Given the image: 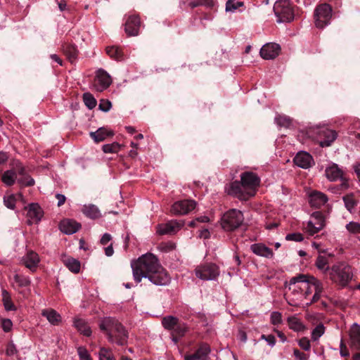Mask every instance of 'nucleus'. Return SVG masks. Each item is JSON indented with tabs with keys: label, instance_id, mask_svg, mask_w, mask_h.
<instances>
[{
	"label": "nucleus",
	"instance_id": "f257e3e1",
	"mask_svg": "<svg viewBox=\"0 0 360 360\" xmlns=\"http://www.w3.org/2000/svg\"><path fill=\"white\" fill-rule=\"evenodd\" d=\"M133 276L136 283L142 278H148L156 285H166L170 282V277L160 264L158 258L151 253L140 257L131 262Z\"/></svg>",
	"mask_w": 360,
	"mask_h": 360
},
{
	"label": "nucleus",
	"instance_id": "f03ea898",
	"mask_svg": "<svg viewBox=\"0 0 360 360\" xmlns=\"http://www.w3.org/2000/svg\"><path fill=\"white\" fill-rule=\"evenodd\" d=\"M99 328L105 333L108 340L118 345H124L127 342L128 333L124 327L115 319L105 317L99 322Z\"/></svg>",
	"mask_w": 360,
	"mask_h": 360
},
{
	"label": "nucleus",
	"instance_id": "7ed1b4c3",
	"mask_svg": "<svg viewBox=\"0 0 360 360\" xmlns=\"http://www.w3.org/2000/svg\"><path fill=\"white\" fill-rule=\"evenodd\" d=\"M329 278L336 285L347 286L353 278L352 268L345 262H339L331 266Z\"/></svg>",
	"mask_w": 360,
	"mask_h": 360
},
{
	"label": "nucleus",
	"instance_id": "20e7f679",
	"mask_svg": "<svg viewBox=\"0 0 360 360\" xmlns=\"http://www.w3.org/2000/svg\"><path fill=\"white\" fill-rule=\"evenodd\" d=\"M161 323L165 330L171 332L174 342L178 341L179 338L183 337L188 330V326L185 323L172 315L164 316Z\"/></svg>",
	"mask_w": 360,
	"mask_h": 360
},
{
	"label": "nucleus",
	"instance_id": "39448f33",
	"mask_svg": "<svg viewBox=\"0 0 360 360\" xmlns=\"http://www.w3.org/2000/svg\"><path fill=\"white\" fill-rule=\"evenodd\" d=\"M244 221L243 214L236 209L226 212L221 218V225L224 230L233 231L239 228Z\"/></svg>",
	"mask_w": 360,
	"mask_h": 360
},
{
	"label": "nucleus",
	"instance_id": "423d86ee",
	"mask_svg": "<svg viewBox=\"0 0 360 360\" xmlns=\"http://www.w3.org/2000/svg\"><path fill=\"white\" fill-rule=\"evenodd\" d=\"M274 11L277 17V22H288L293 20L294 13L289 0H276Z\"/></svg>",
	"mask_w": 360,
	"mask_h": 360
},
{
	"label": "nucleus",
	"instance_id": "0eeeda50",
	"mask_svg": "<svg viewBox=\"0 0 360 360\" xmlns=\"http://www.w3.org/2000/svg\"><path fill=\"white\" fill-rule=\"evenodd\" d=\"M333 10L328 4H322L316 6L314 11L315 25L318 28L323 29L330 24Z\"/></svg>",
	"mask_w": 360,
	"mask_h": 360
},
{
	"label": "nucleus",
	"instance_id": "6e6552de",
	"mask_svg": "<svg viewBox=\"0 0 360 360\" xmlns=\"http://www.w3.org/2000/svg\"><path fill=\"white\" fill-rule=\"evenodd\" d=\"M307 288H303V297L307 299L308 296L314 291V294L307 304L317 302L323 292V283L317 278L311 276L309 277L307 276Z\"/></svg>",
	"mask_w": 360,
	"mask_h": 360
},
{
	"label": "nucleus",
	"instance_id": "1a4fd4ad",
	"mask_svg": "<svg viewBox=\"0 0 360 360\" xmlns=\"http://www.w3.org/2000/svg\"><path fill=\"white\" fill-rule=\"evenodd\" d=\"M195 276L204 281H214L219 276V267L213 263H205L198 266L195 269Z\"/></svg>",
	"mask_w": 360,
	"mask_h": 360
},
{
	"label": "nucleus",
	"instance_id": "9d476101",
	"mask_svg": "<svg viewBox=\"0 0 360 360\" xmlns=\"http://www.w3.org/2000/svg\"><path fill=\"white\" fill-rule=\"evenodd\" d=\"M307 275L300 274L292 277L289 281L288 289L295 296L293 300H298L303 298V288H307Z\"/></svg>",
	"mask_w": 360,
	"mask_h": 360
},
{
	"label": "nucleus",
	"instance_id": "9b49d317",
	"mask_svg": "<svg viewBox=\"0 0 360 360\" xmlns=\"http://www.w3.org/2000/svg\"><path fill=\"white\" fill-rule=\"evenodd\" d=\"M226 190L229 195L236 197L242 200H247L251 197L252 194V191L248 193L241 181L231 182Z\"/></svg>",
	"mask_w": 360,
	"mask_h": 360
},
{
	"label": "nucleus",
	"instance_id": "f8f14e48",
	"mask_svg": "<svg viewBox=\"0 0 360 360\" xmlns=\"http://www.w3.org/2000/svg\"><path fill=\"white\" fill-rule=\"evenodd\" d=\"M326 178L330 181H342L341 186L343 188H348L349 185L347 180L343 176L342 170L336 164H332L327 167L325 170Z\"/></svg>",
	"mask_w": 360,
	"mask_h": 360
},
{
	"label": "nucleus",
	"instance_id": "ddd939ff",
	"mask_svg": "<svg viewBox=\"0 0 360 360\" xmlns=\"http://www.w3.org/2000/svg\"><path fill=\"white\" fill-rule=\"evenodd\" d=\"M240 181L248 193L252 191L251 197L254 196L260 183L259 178L255 173L246 172L240 175Z\"/></svg>",
	"mask_w": 360,
	"mask_h": 360
},
{
	"label": "nucleus",
	"instance_id": "4468645a",
	"mask_svg": "<svg viewBox=\"0 0 360 360\" xmlns=\"http://www.w3.org/2000/svg\"><path fill=\"white\" fill-rule=\"evenodd\" d=\"M195 207V202L192 200H179L174 202L171 212L175 215L186 214Z\"/></svg>",
	"mask_w": 360,
	"mask_h": 360
},
{
	"label": "nucleus",
	"instance_id": "2eb2a0df",
	"mask_svg": "<svg viewBox=\"0 0 360 360\" xmlns=\"http://www.w3.org/2000/svg\"><path fill=\"white\" fill-rule=\"evenodd\" d=\"M111 83V77L105 70L101 68L96 71L94 84L96 91H103L106 89Z\"/></svg>",
	"mask_w": 360,
	"mask_h": 360
},
{
	"label": "nucleus",
	"instance_id": "dca6fc26",
	"mask_svg": "<svg viewBox=\"0 0 360 360\" xmlns=\"http://www.w3.org/2000/svg\"><path fill=\"white\" fill-rule=\"evenodd\" d=\"M324 226V220L319 212H314L311 219L308 221L305 230L310 235L313 236L318 233Z\"/></svg>",
	"mask_w": 360,
	"mask_h": 360
},
{
	"label": "nucleus",
	"instance_id": "f3484780",
	"mask_svg": "<svg viewBox=\"0 0 360 360\" xmlns=\"http://www.w3.org/2000/svg\"><path fill=\"white\" fill-rule=\"evenodd\" d=\"M182 226V222L172 220L166 224H159L157 226V233L159 235H173L178 232Z\"/></svg>",
	"mask_w": 360,
	"mask_h": 360
},
{
	"label": "nucleus",
	"instance_id": "a211bd4d",
	"mask_svg": "<svg viewBox=\"0 0 360 360\" xmlns=\"http://www.w3.org/2000/svg\"><path fill=\"white\" fill-rule=\"evenodd\" d=\"M27 210L28 224H38L44 215V212L40 206L37 203H30Z\"/></svg>",
	"mask_w": 360,
	"mask_h": 360
},
{
	"label": "nucleus",
	"instance_id": "6ab92c4d",
	"mask_svg": "<svg viewBox=\"0 0 360 360\" xmlns=\"http://www.w3.org/2000/svg\"><path fill=\"white\" fill-rule=\"evenodd\" d=\"M295 165L302 169H309L314 165L312 156L307 152H298L293 159Z\"/></svg>",
	"mask_w": 360,
	"mask_h": 360
},
{
	"label": "nucleus",
	"instance_id": "aec40b11",
	"mask_svg": "<svg viewBox=\"0 0 360 360\" xmlns=\"http://www.w3.org/2000/svg\"><path fill=\"white\" fill-rule=\"evenodd\" d=\"M281 47L279 44L276 43H267L264 44L260 49V56L265 60H271L275 58L279 53Z\"/></svg>",
	"mask_w": 360,
	"mask_h": 360
},
{
	"label": "nucleus",
	"instance_id": "412c9836",
	"mask_svg": "<svg viewBox=\"0 0 360 360\" xmlns=\"http://www.w3.org/2000/svg\"><path fill=\"white\" fill-rule=\"evenodd\" d=\"M141 22L136 15H130L125 22V32L129 36H136L139 34Z\"/></svg>",
	"mask_w": 360,
	"mask_h": 360
},
{
	"label": "nucleus",
	"instance_id": "4be33fe9",
	"mask_svg": "<svg viewBox=\"0 0 360 360\" xmlns=\"http://www.w3.org/2000/svg\"><path fill=\"white\" fill-rule=\"evenodd\" d=\"M321 139L320 146L321 147H328L331 143L337 139V133L334 130H331L327 128L321 129L319 132Z\"/></svg>",
	"mask_w": 360,
	"mask_h": 360
},
{
	"label": "nucleus",
	"instance_id": "5701e85b",
	"mask_svg": "<svg viewBox=\"0 0 360 360\" xmlns=\"http://www.w3.org/2000/svg\"><path fill=\"white\" fill-rule=\"evenodd\" d=\"M39 261V255L33 251L28 252L22 258L23 264L31 271L36 270Z\"/></svg>",
	"mask_w": 360,
	"mask_h": 360
},
{
	"label": "nucleus",
	"instance_id": "b1692460",
	"mask_svg": "<svg viewBox=\"0 0 360 360\" xmlns=\"http://www.w3.org/2000/svg\"><path fill=\"white\" fill-rule=\"evenodd\" d=\"M309 201L311 206L319 208L328 202L327 196L320 191H313L309 195Z\"/></svg>",
	"mask_w": 360,
	"mask_h": 360
},
{
	"label": "nucleus",
	"instance_id": "393cba45",
	"mask_svg": "<svg viewBox=\"0 0 360 360\" xmlns=\"http://www.w3.org/2000/svg\"><path fill=\"white\" fill-rule=\"evenodd\" d=\"M60 230L68 235L76 233L80 228L79 224L71 219H65L60 223Z\"/></svg>",
	"mask_w": 360,
	"mask_h": 360
},
{
	"label": "nucleus",
	"instance_id": "a878e982",
	"mask_svg": "<svg viewBox=\"0 0 360 360\" xmlns=\"http://www.w3.org/2000/svg\"><path fill=\"white\" fill-rule=\"evenodd\" d=\"M351 346L355 349L360 350V326L354 323L349 330Z\"/></svg>",
	"mask_w": 360,
	"mask_h": 360
},
{
	"label": "nucleus",
	"instance_id": "bb28decb",
	"mask_svg": "<svg viewBox=\"0 0 360 360\" xmlns=\"http://www.w3.org/2000/svg\"><path fill=\"white\" fill-rule=\"evenodd\" d=\"M252 252L260 257L272 258L274 253L272 250L263 243H255L250 246Z\"/></svg>",
	"mask_w": 360,
	"mask_h": 360
},
{
	"label": "nucleus",
	"instance_id": "cd10ccee",
	"mask_svg": "<svg viewBox=\"0 0 360 360\" xmlns=\"http://www.w3.org/2000/svg\"><path fill=\"white\" fill-rule=\"evenodd\" d=\"M113 135V132L105 127H101L96 131L90 132V136L96 143L103 141L107 137Z\"/></svg>",
	"mask_w": 360,
	"mask_h": 360
},
{
	"label": "nucleus",
	"instance_id": "c85d7f7f",
	"mask_svg": "<svg viewBox=\"0 0 360 360\" xmlns=\"http://www.w3.org/2000/svg\"><path fill=\"white\" fill-rule=\"evenodd\" d=\"M82 213L87 217L95 219L101 217L98 207L93 204L84 205L82 210Z\"/></svg>",
	"mask_w": 360,
	"mask_h": 360
},
{
	"label": "nucleus",
	"instance_id": "c756f323",
	"mask_svg": "<svg viewBox=\"0 0 360 360\" xmlns=\"http://www.w3.org/2000/svg\"><path fill=\"white\" fill-rule=\"evenodd\" d=\"M74 326L77 330L85 336H90L91 335V330L83 319L76 317L74 319Z\"/></svg>",
	"mask_w": 360,
	"mask_h": 360
},
{
	"label": "nucleus",
	"instance_id": "7c9ffc66",
	"mask_svg": "<svg viewBox=\"0 0 360 360\" xmlns=\"http://www.w3.org/2000/svg\"><path fill=\"white\" fill-rule=\"evenodd\" d=\"M41 315L46 317L52 325H58L61 321L60 315L56 311L51 309L43 310Z\"/></svg>",
	"mask_w": 360,
	"mask_h": 360
},
{
	"label": "nucleus",
	"instance_id": "2f4dec72",
	"mask_svg": "<svg viewBox=\"0 0 360 360\" xmlns=\"http://www.w3.org/2000/svg\"><path fill=\"white\" fill-rule=\"evenodd\" d=\"M329 259L328 257L324 255H319L316 258L315 265L321 271L323 274L330 273V267L328 266Z\"/></svg>",
	"mask_w": 360,
	"mask_h": 360
},
{
	"label": "nucleus",
	"instance_id": "473e14b6",
	"mask_svg": "<svg viewBox=\"0 0 360 360\" xmlns=\"http://www.w3.org/2000/svg\"><path fill=\"white\" fill-rule=\"evenodd\" d=\"M343 202L346 209L350 212H354V208L358 205V200L354 198L353 193L347 194L342 197Z\"/></svg>",
	"mask_w": 360,
	"mask_h": 360
},
{
	"label": "nucleus",
	"instance_id": "72a5a7b5",
	"mask_svg": "<svg viewBox=\"0 0 360 360\" xmlns=\"http://www.w3.org/2000/svg\"><path fill=\"white\" fill-rule=\"evenodd\" d=\"M288 323L289 328L295 332H301L305 330V326L295 316L288 317Z\"/></svg>",
	"mask_w": 360,
	"mask_h": 360
},
{
	"label": "nucleus",
	"instance_id": "f704fd0d",
	"mask_svg": "<svg viewBox=\"0 0 360 360\" xmlns=\"http://www.w3.org/2000/svg\"><path fill=\"white\" fill-rule=\"evenodd\" d=\"M16 179V173L12 169L4 172L1 176L3 183L8 186H12L15 182Z\"/></svg>",
	"mask_w": 360,
	"mask_h": 360
},
{
	"label": "nucleus",
	"instance_id": "c9c22d12",
	"mask_svg": "<svg viewBox=\"0 0 360 360\" xmlns=\"http://www.w3.org/2000/svg\"><path fill=\"white\" fill-rule=\"evenodd\" d=\"M107 54L116 60H124V54L122 51L117 46H112L106 48Z\"/></svg>",
	"mask_w": 360,
	"mask_h": 360
},
{
	"label": "nucleus",
	"instance_id": "e433bc0d",
	"mask_svg": "<svg viewBox=\"0 0 360 360\" xmlns=\"http://www.w3.org/2000/svg\"><path fill=\"white\" fill-rule=\"evenodd\" d=\"M67 268L73 273H78L80 270V262L79 260L72 257H69L64 260Z\"/></svg>",
	"mask_w": 360,
	"mask_h": 360
},
{
	"label": "nucleus",
	"instance_id": "4c0bfd02",
	"mask_svg": "<svg viewBox=\"0 0 360 360\" xmlns=\"http://www.w3.org/2000/svg\"><path fill=\"white\" fill-rule=\"evenodd\" d=\"M211 349L208 345L202 344L195 352L198 360H207Z\"/></svg>",
	"mask_w": 360,
	"mask_h": 360
},
{
	"label": "nucleus",
	"instance_id": "58836bf2",
	"mask_svg": "<svg viewBox=\"0 0 360 360\" xmlns=\"http://www.w3.org/2000/svg\"><path fill=\"white\" fill-rule=\"evenodd\" d=\"M2 301L6 311H15L16 309L11 300L9 293L5 290L2 291Z\"/></svg>",
	"mask_w": 360,
	"mask_h": 360
},
{
	"label": "nucleus",
	"instance_id": "ea45409f",
	"mask_svg": "<svg viewBox=\"0 0 360 360\" xmlns=\"http://www.w3.org/2000/svg\"><path fill=\"white\" fill-rule=\"evenodd\" d=\"M326 328L323 323L318 324L311 331V338L314 342L318 341L324 334Z\"/></svg>",
	"mask_w": 360,
	"mask_h": 360
},
{
	"label": "nucleus",
	"instance_id": "a19ab883",
	"mask_svg": "<svg viewBox=\"0 0 360 360\" xmlns=\"http://www.w3.org/2000/svg\"><path fill=\"white\" fill-rule=\"evenodd\" d=\"M24 169H22L20 172V174L22 175L21 177L18 179V182L23 186H30L34 185V180L30 177L29 175L25 174Z\"/></svg>",
	"mask_w": 360,
	"mask_h": 360
},
{
	"label": "nucleus",
	"instance_id": "79ce46f5",
	"mask_svg": "<svg viewBox=\"0 0 360 360\" xmlns=\"http://www.w3.org/2000/svg\"><path fill=\"white\" fill-rule=\"evenodd\" d=\"M276 123L280 126L283 127H289L292 124V119L284 115H279L275 117Z\"/></svg>",
	"mask_w": 360,
	"mask_h": 360
},
{
	"label": "nucleus",
	"instance_id": "37998d69",
	"mask_svg": "<svg viewBox=\"0 0 360 360\" xmlns=\"http://www.w3.org/2000/svg\"><path fill=\"white\" fill-rule=\"evenodd\" d=\"M83 101L86 106L89 109L91 110L94 108L96 105V100L93 96V95L90 93H84L83 94Z\"/></svg>",
	"mask_w": 360,
	"mask_h": 360
},
{
	"label": "nucleus",
	"instance_id": "c03bdc74",
	"mask_svg": "<svg viewBox=\"0 0 360 360\" xmlns=\"http://www.w3.org/2000/svg\"><path fill=\"white\" fill-rule=\"evenodd\" d=\"M243 6V2L236 0H228L226 4V12H235L239 7Z\"/></svg>",
	"mask_w": 360,
	"mask_h": 360
},
{
	"label": "nucleus",
	"instance_id": "a18cd8bd",
	"mask_svg": "<svg viewBox=\"0 0 360 360\" xmlns=\"http://www.w3.org/2000/svg\"><path fill=\"white\" fill-rule=\"evenodd\" d=\"M13 278L15 282L20 287L28 286L31 283L30 278L24 275L15 274Z\"/></svg>",
	"mask_w": 360,
	"mask_h": 360
},
{
	"label": "nucleus",
	"instance_id": "49530a36",
	"mask_svg": "<svg viewBox=\"0 0 360 360\" xmlns=\"http://www.w3.org/2000/svg\"><path fill=\"white\" fill-rule=\"evenodd\" d=\"M64 53L72 63L77 58V51L75 46H67L64 48Z\"/></svg>",
	"mask_w": 360,
	"mask_h": 360
},
{
	"label": "nucleus",
	"instance_id": "de8ad7c7",
	"mask_svg": "<svg viewBox=\"0 0 360 360\" xmlns=\"http://www.w3.org/2000/svg\"><path fill=\"white\" fill-rule=\"evenodd\" d=\"M98 357L99 360H115L111 352L104 347L101 348L98 353Z\"/></svg>",
	"mask_w": 360,
	"mask_h": 360
},
{
	"label": "nucleus",
	"instance_id": "09e8293b",
	"mask_svg": "<svg viewBox=\"0 0 360 360\" xmlns=\"http://www.w3.org/2000/svg\"><path fill=\"white\" fill-rule=\"evenodd\" d=\"M120 148V144H118L117 143H112L111 144L103 145V150L105 153H115L119 151Z\"/></svg>",
	"mask_w": 360,
	"mask_h": 360
},
{
	"label": "nucleus",
	"instance_id": "8fccbe9b",
	"mask_svg": "<svg viewBox=\"0 0 360 360\" xmlns=\"http://www.w3.org/2000/svg\"><path fill=\"white\" fill-rule=\"evenodd\" d=\"M16 197L11 194L7 196H4V202L6 207L9 209H14L15 206Z\"/></svg>",
	"mask_w": 360,
	"mask_h": 360
},
{
	"label": "nucleus",
	"instance_id": "3c124183",
	"mask_svg": "<svg viewBox=\"0 0 360 360\" xmlns=\"http://www.w3.org/2000/svg\"><path fill=\"white\" fill-rule=\"evenodd\" d=\"M347 230L352 233H360V224L354 221H350L346 225Z\"/></svg>",
	"mask_w": 360,
	"mask_h": 360
},
{
	"label": "nucleus",
	"instance_id": "603ef678",
	"mask_svg": "<svg viewBox=\"0 0 360 360\" xmlns=\"http://www.w3.org/2000/svg\"><path fill=\"white\" fill-rule=\"evenodd\" d=\"M77 354L79 355V360H92L89 352L85 347H78Z\"/></svg>",
	"mask_w": 360,
	"mask_h": 360
},
{
	"label": "nucleus",
	"instance_id": "864d4df0",
	"mask_svg": "<svg viewBox=\"0 0 360 360\" xmlns=\"http://www.w3.org/2000/svg\"><path fill=\"white\" fill-rule=\"evenodd\" d=\"M298 345L304 351H309L311 349L310 341L306 337L302 338L298 340Z\"/></svg>",
	"mask_w": 360,
	"mask_h": 360
},
{
	"label": "nucleus",
	"instance_id": "5fc2aeb1",
	"mask_svg": "<svg viewBox=\"0 0 360 360\" xmlns=\"http://www.w3.org/2000/svg\"><path fill=\"white\" fill-rule=\"evenodd\" d=\"M112 107V103L108 100L101 99L98 105L99 109L103 112H108Z\"/></svg>",
	"mask_w": 360,
	"mask_h": 360
},
{
	"label": "nucleus",
	"instance_id": "6e6d98bb",
	"mask_svg": "<svg viewBox=\"0 0 360 360\" xmlns=\"http://www.w3.org/2000/svg\"><path fill=\"white\" fill-rule=\"evenodd\" d=\"M271 322L274 325H278L282 322V315L278 311H273L271 314Z\"/></svg>",
	"mask_w": 360,
	"mask_h": 360
},
{
	"label": "nucleus",
	"instance_id": "4d7b16f0",
	"mask_svg": "<svg viewBox=\"0 0 360 360\" xmlns=\"http://www.w3.org/2000/svg\"><path fill=\"white\" fill-rule=\"evenodd\" d=\"M285 238L288 240H294V241H297V242H300V241L303 240V239H304L302 235L299 233L288 234L286 236Z\"/></svg>",
	"mask_w": 360,
	"mask_h": 360
},
{
	"label": "nucleus",
	"instance_id": "13d9d810",
	"mask_svg": "<svg viewBox=\"0 0 360 360\" xmlns=\"http://www.w3.org/2000/svg\"><path fill=\"white\" fill-rule=\"evenodd\" d=\"M13 326L12 321L8 319L1 320V327L4 332H9Z\"/></svg>",
	"mask_w": 360,
	"mask_h": 360
},
{
	"label": "nucleus",
	"instance_id": "bf43d9fd",
	"mask_svg": "<svg viewBox=\"0 0 360 360\" xmlns=\"http://www.w3.org/2000/svg\"><path fill=\"white\" fill-rule=\"evenodd\" d=\"M293 354L296 360H308L309 356L297 349H293Z\"/></svg>",
	"mask_w": 360,
	"mask_h": 360
},
{
	"label": "nucleus",
	"instance_id": "052dcab7",
	"mask_svg": "<svg viewBox=\"0 0 360 360\" xmlns=\"http://www.w3.org/2000/svg\"><path fill=\"white\" fill-rule=\"evenodd\" d=\"M261 339L265 340L267 342V344L271 347H274L276 344V338L273 335H262L261 336Z\"/></svg>",
	"mask_w": 360,
	"mask_h": 360
},
{
	"label": "nucleus",
	"instance_id": "680f3d73",
	"mask_svg": "<svg viewBox=\"0 0 360 360\" xmlns=\"http://www.w3.org/2000/svg\"><path fill=\"white\" fill-rule=\"evenodd\" d=\"M211 4L207 0H197L196 1H191L189 6L191 8H195L199 6L206 5L210 6Z\"/></svg>",
	"mask_w": 360,
	"mask_h": 360
},
{
	"label": "nucleus",
	"instance_id": "e2e57ef3",
	"mask_svg": "<svg viewBox=\"0 0 360 360\" xmlns=\"http://www.w3.org/2000/svg\"><path fill=\"white\" fill-rule=\"evenodd\" d=\"M17 350L15 346L13 343H10L7 345L6 354L8 356H13L16 353Z\"/></svg>",
	"mask_w": 360,
	"mask_h": 360
},
{
	"label": "nucleus",
	"instance_id": "0e129e2a",
	"mask_svg": "<svg viewBox=\"0 0 360 360\" xmlns=\"http://www.w3.org/2000/svg\"><path fill=\"white\" fill-rule=\"evenodd\" d=\"M56 198L58 200V206H59V207L63 205L65 203V200H66L65 196L60 193H57L56 195Z\"/></svg>",
	"mask_w": 360,
	"mask_h": 360
},
{
	"label": "nucleus",
	"instance_id": "69168bd1",
	"mask_svg": "<svg viewBox=\"0 0 360 360\" xmlns=\"http://www.w3.org/2000/svg\"><path fill=\"white\" fill-rule=\"evenodd\" d=\"M111 239L112 237L109 233H104L101 238V243L102 245H106Z\"/></svg>",
	"mask_w": 360,
	"mask_h": 360
},
{
	"label": "nucleus",
	"instance_id": "338daca9",
	"mask_svg": "<svg viewBox=\"0 0 360 360\" xmlns=\"http://www.w3.org/2000/svg\"><path fill=\"white\" fill-rule=\"evenodd\" d=\"M199 237L200 238H204V239L208 238L210 237V231H208V229H202L201 231H200Z\"/></svg>",
	"mask_w": 360,
	"mask_h": 360
},
{
	"label": "nucleus",
	"instance_id": "774afa93",
	"mask_svg": "<svg viewBox=\"0 0 360 360\" xmlns=\"http://www.w3.org/2000/svg\"><path fill=\"white\" fill-rule=\"evenodd\" d=\"M354 171L357 176L359 182L360 183V164L356 163L353 166Z\"/></svg>",
	"mask_w": 360,
	"mask_h": 360
}]
</instances>
